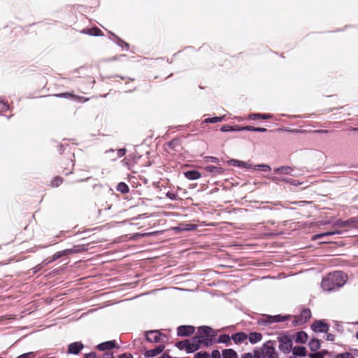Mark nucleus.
Listing matches in <instances>:
<instances>
[{"label": "nucleus", "instance_id": "nucleus-31", "mask_svg": "<svg viewBox=\"0 0 358 358\" xmlns=\"http://www.w3.org/2000/svg\"><path fill=\"white\" fill-rule=\"evenodd\" d=\"M117 189L122 193H127L129 192V187L124 182H120Z\"/></svg>", "mask_w": 358, "mask_h": 358}, {"label": "nucleus", "instance_id": "nucleus-47", "mask_svg": "<svg viewBox=\"0 0 358 358\" xmlns=\"http://www.w3.org/2000/svg\"><path fill=\"white\" fill-rule=\"evenodd\" d=\"M241 358H252V355L251 353H245L241 357Z\"/></svg>", "mask_w": 358, "mask_h": 358}, {"label": "nucleus", "instance_id": "nucleus-51", "mask_svg": "<svg viewBox=\"0 0 358 358\" xmlns=\"http://www.w3.org/2000/svg\"><path fill=\"white\" fill-rule=\"evenodd\" d=\"M159 358H171V357L170 356H169V355H162V356L161 357H159Z\"/></svg>", "mask_w": 358, "mask_h": 358}, {"label": "nucleus", "instance_id": "nucleus-33", "mask_svg": "<svg viewBox=\"0 0 358 358\" xmlns=\"http://www.w3.org/2000/svg\"><path fill=\"white\" fill-rule=\"evenodd\" d=\"M336 358H355L350 352H343L336 355Z\"/></svg>", "mask_w": 358, "mask_h": 358}, {"label": "nucleus", "instance_id": "nucleus-40", "mask_svg": "<svg viewBox=\"0 0 358 358\" xmlns=\"http://www.w3.org/2000/svg\"><path fill=\"white\" fill-rule=\"evenodd\" d=\"M17 358H34L33 352L24 353L18 356Z\"/></svg>", "mask_w": 358, "mask_h": 358}, {"label": "nucleus", "instance_id": "nucleus-24", "mask_svg": "<svg viewBox=\"0 0 358 358\" xmlns=\"http://www.w3.org/2000/svg\"><path fill=\"white\" fill-rule=\"evenodd\" d=\"M267 322L268 323H273V322H279L280 321H283L285 320V317H282L281 315H275V316H266Z\"/></svg>", "mask_w": 358, "mask_h": 358}, {"label": "nucleus", "instance_id": "nucleus-52", "mask_svg": "<svg viewBox=\"0 0 358 358\" xmlns=\"http://www.w3.org/2000/svg\"><path fill=\"white\" fill-rule=\"evenodd\" d=\"M356 338L358 339V331L356 334Z\"/></svg>", "mask_w": 358, "mask_h": 358}, {"label": "nucleus", "instance_id": "nucleus-29", "mask_svg": "<svg viewBox=\"0 0 358 358\" xmlns=\"http://www.w3.org/2000/svg\"><path fill=\"white\" fill-rule=\"evenodd\" d=\"M221 131H224V132L229 131H241V127H239V126L231 127V126H229V125H224L221 128Z\"/></svg>", "mask_w": 358, "mask_h": 358}, {"label": "nucleus", "instance_id": "nucleus-53", "mask_svg": "<svg viewBox=\"0 0 358 358\" xmlns=\"http://www.w3.org/2000/svg\"><path fill=\"white\" fill-rule=\"evenodd\" d=\"M220 341H221V342H225V340H223V339H222V338H221V339H220Z\"/></svg>", "mask_w": 358, "mask_h": 358}, {"label": "nucleus", "instance_id": "nucleus-42", "mask_svg": "<svg viewBox=\"0 0 358 358\" xmlns=\"http://www.w3.org/2000/svg\"><path fill=\"white\" fill-rule=\"evenodd\" d=\"M254 129H255V127H253L252 126H246V127H241V131H242V130L254 131Z\"/></svg>", "mask_w": 358, "mask_h": 358}, {"label": "nucleus", "instance_id": "nucleus-2", "mask_svg": "<svg viewBox=\"0 0 358 358\" xmlns=\"http://www.w3.org/2000/svg\"><path fill=\"white\" fill-rule=\"evenodd\" d=\"M215 335V332L213 329L204 326L199 329L197 335L194 338H198L200 346L201 345H208Z\"/></svg>", "mask_w": 358, "mask_h": 358}, {"label": "nucleus", "instance_id": "nucleus-22", "mask_svg": "<svg viewBox=\"0 0 358 358\" xmlns=\"http://www.w3.org/2000/svg\"><path fill=\"white\" fill-rule=\"evenodd\" d=\"M308 345L312 351H317L320 348V343L318 339L313 338L309 342Z\"/></svg>", "mask_w": 358, "mask_h": 358}, {"label": "nucleus", "instance_id": "nucleus-28", "mask_svg": "<svg viewBox=\"0 0 358 358\" xmlns=\"http://www.w3.org/2000/svg\"><path fill=\"white\" fill-rule=\"evenodd\" d=\"M225 115H223L222 117H210V118H206L204 120L205 123H216L221 122L224 120Z\"/></svg>", "mask_w": 358, "mask_h": 358}, {"label": "nucleus", "instance_id": "nucleus-44", "mask_svg": "<svg viewBox=\"0 0 358 358\" xmlns=\"http://www.w3.org/2000/svg\"><path fill=\"white\" fill-rule=\"evenodd\" d=\"M166 196L170 198L172 200H175L176 199V194H173V193H171V192H168L166 194Z\"/></svg>", "mask_w": 358, "mask_h": 358}, {"label": "nucleus", "instance_id": "nucleus-55", "mask_svg": "<svg viewBox=\"0 0 358 358\" xmlns=\"http://www.w3.org/2000/svg\"><path fill=\"white\" fill-rule=\"evenodd\" d=\"M0 358H2V357H0Z\"/></svg>", "mask_w": 358, "mask_h": 358}, {"label": "nucleus", "instance_id": "nucleus-16", "mask_svg": "<svg viewBox=\"0 0 358 358\" xmlns=\"http://www.w3.org/2000/svg\"><path fill=\"white\" fill-rule=\"evenodd\" d=\"M308 335L303 331L298 332L296 335L295 342L297 343H305L307 341Z\"/></svg>", "mask_w": 358, "mask_h": 358}, {"label": "nucleus", "instance_id": "nucleus-35", "mask_svg": "<svg viewBox=\"0 0 358 358\" xmlns=\"http://www.w3.org/2000/svg\"><path fill=\"white\" fill-rule=\"evenodd\" d=\"M325 354H326L325 352L311 353L309 355V357L310 358H324Z\"/></svg>", "mask_w": 358, "mask_h": 358}, {"label": "nucleus", "instance_id": "nucleus-5", "mask_svg": "<svg viewBox=\"0 0 358 358\" xmlns=\"http://www.w3.org/2000/svg\"><path fill=\"white\" fill-rule=\"evenodd\" d=\"M279 349L285 354H288L292 349V341L289 336H282L278 337Z\"/></svg>", "mask_w": 358, "mask_h": 358}, {"label": "nucleus", "instance_id": "nucleus-32", "mask_svg": "<svg viewBox=\"0 0 358 358\" xmlns=\"http://www.w3.org/2000/svg\"><path fill=\"white\" fill-rule=\"evenodd\" d=\"M71 252V250H63V251H61V252H56L54 255H53V259H57L59 257H61L63 255H66L69 253Z\"/></svg>", "mask_w": 358, "mask_h": 358}, {"label": "nucleus", "instance_id": "nucleus-20", "mask_svg": "<svg viewBox=\"0 0 358 358\" xmlns=\"http://www.w3.org/2000/svg\"><path fill=\"white\" fill-rule=\"evenodd\" d=\"M341 234V231L339 230H335V231H327V232H325V233H322V234H316L313 237V240H317V239H320V238H322L326 236H330V235H334V234Z\"/></svg>", "mask_w": 358, "mask_h": 358}, {"label": "nucleus", "instance_id": "nucleus-39", "mask_svg": "<svg viewBox=\"0 0 358 358\" xmlns=\"http://www.w3.org/2000/svg\"><path fill=\"white\" fill-rule=\"evenodd\" d=\"M62 182V179L59 177L55 178L52 181V185L57 187Z\"/></svg>", "mask_w": 358, "mask_h": 358}, {"label": "nucleus", "instance_id": "nucleus-36", "mask_svg": "<svg viewBox=\"0 0 358 358\" xmlns=\"http://www.w3.org/2000/svg\"><path fill=\"white\" fill-rule=\"evenodd\" d=\"M350 228H357L358 229V219L352 218L350 219Z\"/></svg>", "mask_w": 358, "mask_h": 358}, {"label": "nucleus", "instance_id": "nucleus-11", "mask_svg": "<svg viewBox=\"0 0 358 358\" xmlns=\"http://www.w3.org/2000/svg\"><path fill=\"white\" fill-rule=\"evenodd\" d=\"M164 349V346L162 345H159L155 348L154 349L149 350L145 351V356L146 357H154L161 353Z\"/></svg>", "mask_w": 358, "mask_h": 358}, {"label": "nucleus", "instance_id": "nucleus-37", "mask_svg": "<svg viewBox=\"0 0 358 358\" xmlns=\"http://www.w3.org/2000/svg\"><path fill=\"white\" fill-rule=\"evenodd\" d=\"M204 159L206 160V162H210L213 163H218L219 162V159H217V157H215L207 156V157H204Z\"/></svg>", "mask_w": 358, "mask_h": 358}, {"label": "nucleus", "instance_id": "nucleus-10", "mask_svg": "<svg viewBox=\"0 0 358 358\" xmlns=\"http://www.w3.org/2000/svg\"><path fill=\"white\" fill-rule=\"evenodd\" d=\"M83 348V345L80 342H75L69 345L68 352L71 354H78Z\"/></svg>", "mask_w": 358, "mask_h": 358}, {"label": "nucleus", "instance_id": "nucleus-26", "mask_svg": "<svg viewBox=\"0 0 358 358\" xmlns=\"http://www.w3.org/2000/svg\"><path fill=\"white\" fill-rule=\"evenodd\" d=\"M311 317L310 310H303L301 313V322L304 323Z\"/></svg>", "mask_w": 358, "mask_h": 358}, {"label": "nucleus", "instance_id": "nucleus-34", "mask_svg": "<svg viewBox=\"0 0 358 358\" xmlns=\"http://www.w3.org/2000/svg\"><path fill=\"white\" fill-rule=\"evenodd\" d=\"M113 357H114L113 353L111 352H109V351H107L105 353L100 355H96V358H113Z\"/></svg>", "mask_w": 358, "mask_h": 358}, {"label": "nucleus", "instance_id": "nucleus-46", "mask_svg": "<svg viewBox=\"0 0 358 358\" xmlns=\"http://www.w3.org/2000/svg\"><path fill=\"white\" fill-rule=\"evenodd\" d=\"M119 358H133V357L130 354H124L121 355Z\"/></svg>", "mask_w": 358, "mask_h": 358}, {"label": "nucleus", "instance_id": "nucleus-13", "mask_svg": "<svg viewBox=\"0 0 358 358\" xmlns=\"http://www.w3.org/2000/svg\"><path fill=\"white\" fill-rule=\"evenodd\" d=\"M184 174L189 180H197L201 177V174L197 171H186Z\"/></svg>", "mask_w": 358, "mask_h": 358}, {"label": "nucleus", "instance_id": "nucleus-3", "mask_svg": "<svg viewBox=\"0 0 358 358\" xmlns=\"http://www.w3.org/2000/svg\"><path fill=\"white\" fill-rule=\"evenodd\" d=\"M180 350H185L187 353L193 352L200 348L198 338L185 340L178 342L176 345Z\"/></svg>", "mask_w": 358, "mask_h": 358}, {"label": "nucleus", "instance_id": "nucleus-18", "mask_svg": "<svg viewBox=\"0 0 358 358\" xmlns=\"http://www.w3.org/2000/svg\"><path fill=\"white\" fill-rule=\"evenodd\" d=\"M222 358H238V357L234 350L227 349L222 351Z\"/></svg>", "mask_w": 358, "mask_h": 358}, {"label": "nucleus", "instance_id": "nucleus-50", "mask_svg": "<svg viewBox=\"0 0 358 358\" xmlns=\"http://www.w3.org/2000/svg\"><path fill=\"white\" fill-rule=\"evenodd\" d=\"M290 182H291V184H292L294 185H297L300 184L299 182H296L295 180H293V181H292Z\"/></svg>", "mask_w": 358, "mask_h": 358}, {"label": "nucleus", "instance_id": "nucleus-43", "mask_svg": "<svg viewBox=\"0 0 358 358\" xmlns=\"http://www.w3.org/2000/svg\"><path fill=\"white\" fill-rule=\"evenodd\" d=\"M125 153H126L125 149H120L117 151V155L119 157L124 156L125 155Z\"/></svg>", "mask_w": 358, "mask_h": 358}, {"label": "nucleus", "instance_id": "nucleus-23", "mask_svg": "<svg viewBox=\"0 0 358 358\" xmlns=\"http://www.w3.org/2000/svg\"><path fill=\"white\" fill-rule=\"evenodd\" d=\"M84 33L92 35V36H101L102 35V31L96 27L87 29L83 31Z\"/></svg>", "mask_w": 358, "mask_h": 358}, {"label": "nucleus", "instance_id": "nucleus-30", "mask_svg": "<svg viewBox=\"0 0 358 358\" xmlns=\"http://www.w3.org/2000/svg\"><path fill=\"white\" fill-rule=\"evenodd\" d=\"M277 173L290 174L292 169L289 167H280L275 169Z\"/></svg>", "mask_w": 358, "mask_h": 358}, {"label": "nucleus", "instance_id": "nucleus-6", "mask_svg": "<svg viewBox=\"0 0 358 358\" xmlns=\"http://www.w3.org/2000/svg\"><path fill=\"white\" fill-rule=\"evenodd\" d=\"M237 166L240 167V168H245V169H255V170L259 169L262 171H269L271 169L270 166L265 164L252 166L249 162H243V161H240V160H238V166Z\"/></svg>", "mask_w": 358, "mask_h": 358}, {"label": "nucleus", "instance_id": "nucleus-41", "mask_svg": "<svg viewBox=\"0 0 358 358\" xmlns=\"http://www.w3.org/2000/svg\"><path fill=\"white\" fill-rule=\"evenodd\" d=\"M227 164L231 166H238V159H230V160L227 161Z\"/></svg>", "mask_w": 358, "mask_h": 358}, {"label": "nucleus", "instance_id": "nucleus-4", "mask_svg": "<svg viewBox=\"0 0 358 358\" xmlns=\"http://www.w3.org/2000/svg\"><path fill=\"white\" fill-rule=\"evenodd\" d=\"M263 358H278L273 343L271 341L266 342L262 348Z\"/></svg>", "mask_w": 358, "mask_h": 358}, {"label": "nucleus", "instance_id": "nucleus-38", "mask_svg": "<svg viewBox=\"0 0 358 358\" xmlns=\"http://www.w3.org/2000/svg\"><path fill=\"white\" fill-rule=\"evenodd\" d=\"M194 358H209V355L206 352H197L194 355Z\"/></svg>", "mask_w": 358, "mask_h": 358}, {"label": "nucleus", "instance_id": "nucleus-45", "mask_svg": "<svg viewBox=\"0 0 358 358\" xmlns=\"http://www.w3.org/2000/svg\"><path fill=\"white\" fill-rule=\"evenodd\" d=\"M85 358H96V354L90 353V354L86 355V357Z\"/></svg>", "mask_w": 358, "mask_h": 358}, {"label": "nucleus", "instance_id": "nucleus-48", "mask_svg": "<svg viewBox=\"0 0 358 358\" xmlns=\"http://www.w3.org/2000/svg\"><path fill=\"white\" fill-rule=\"evenodd\" d=\"M254 131H259V132H265L266 131V129H265V128H256L255 127V129H254Z\"/></svg>", "mask_w": 358, "mask_h": 358}, {"label": "nucleus", "instance_id": "nucleus-8", "mask_svg": "<svg viewBox=\"0 0 358 358\" xmlns=\"http://www.w3.org/2000/svg\"><path fill=\"white\" fill-rule=\"evenodd\" d=\"M312 329L315 332H327L329 326L323 321L319 320L312 324Z\"/></svg>", "mask_w": 358, "mask_h": 358}, {"label": "nucleus", "instance_id": "nucleus-25", "mask_svg": "<svg viewBox=\"0 0 358 358\" xmlns=\"http://www.w3.org/2000/svg\"><path fill=\"white\" fill-rule=\"evenodd\" d=\"M57 96H59V97H65V98H73V99H78V100H80V101H86L87 99H84L83 97H80V96H77L74 94H72L71 93H63V94H57L56 95Z\"/></svg>", "mask_w": 358, "mask_h": 358}, {"label": "nucleus", "instance_id": "nucleus-1", "mask_svg": "<svg viewBox=\"0 0 358 358\" xmlns=\"http://www.w3.org/2000/svg\"><path fill=\"white\" fill-rule=\"evenodd\" d=\"M347 280L346 274L341 271H336L329 273L322 279L321 287L324 291L330 292L343 287Z\"/></svg>", "mask_w": 358, "mask_h": 358}, {"label": "nucleus", "instance_id": "nucleus-7", "mask_svg": "<svg viewBox=\"0 0 358 358\" xmlns=\"http://www.w3.org/2000/svg\"><path fill=\"white\" fill-rule=\"evenodd\" d=\"M146 339L151 343H160L164 341V337L159 331H150L146 333Z\"/></svg>", "mask_w": 358, "mask_h": 358}, {"label": "nucleus", "instance_id": "nucleus-9", "mask_svg": "<svg viewBox=\"0 0 358 358\" xmlns=\"http://www.w3.org/2000/svg\"><path fill=\"white\" fill-rule=\"evenodd\" d=\"M194 331L193 326H180L178 328V335L181 336H187L192 334Z\"/></svg>", "mask_w": 358, "mask_h": 358}, {"label": "nucleus", "instance_id": "nucleus-14", "mask_svg": "<svg viewBox=\"0 0 358 358\" xmlns=\"http://www.w3.org/2000/svg\"><path fill=\"white\" fill-rule=\"evenodd\" d=\"M333 227L337 228H350V220L345 221L337 220L334 222Z\"/></svg>", "mask_w": 358, "mask_h": 358}, {"label": "nucleus", "instance_id": "nucleus-15", "mask_svg": "<svg viewBox=\"0 0 358 358\" xmlns=\"http://www.w3.org/2000/svg\"><path fill=\"white\" fill-rule=\"evenodd\" d=\"M292 353L296 356L305 357L306 355V348L303 346H296L292 349Z\"/></svg>", "mask_w": 358, "mask_h": 358}, {"label": "nucleus", "instance_id": "nucleus-12", "mask_svg": "<svg viewBox=\"0 0 358 358\" xmlns=\"http://www.w3.org/2000/svg\"><path fill=\"white\" fill-rule=\"evenodd\" d=\"M116 346V342L115 341H110L99 344L97 348L100 351L109 350L114 348Z\"/></svg>", "mask_w": 358, "mask_h": 358}, {"label": "nucleus", "instance_id": "nucleus-27", "mask_svg": "<svg viewBox=\"0 0 358 358\" xmlns=\"http://www.w3.org/2000/svg\"><path fill=\"white\" fill-rule=\"evenodd\" d=\"M249 117L252 120L256 118L269 119L272 117V115L270 114L254 113L250 115Z\"/></svg>", "mask_w": 358, "mask_h": 358}, {"label": "nucleus", "instance_id": "nucleus-19", "mask_svg": "<svg viewBox=\"0 0 358 358\" xmlns=\"http://www.w3.org/2000/svg\"><path fill=\"white\" fill-rule=\"evenodd\" d=\"M206 171L212 173L213 174H221L224 172V170L221 167L214 166H208L205 168Z\"/></svg>", "mask_w": 358, "mask_h": 358}, {"label": "nucleus", "instance_id": "nucleus-54", "mask_svg": "<svg viewBox=\"0 0 358 358\" xmlns=\"http://www.w3.org/2000/svg\"><path fill=\"white\" fill-rule=\"evenodd\" d=\"M354 130H357L358 131V128H354Z\"/></svg>", "mask_w": 358, "mask_h": 358}, {"label": "nucleus", "instance_id": "nucleus-17", "mask_svg": "<svg viewBox=\"0 0 358 358\" xmlns=\"http://www.w3.org/2000/svg\"><path fill=\"white\" fill-rule=\"evenodd\" d=\"M262 338V336L260 333L253 332L250 333L248 336V339L251 343H256L260 341Z\"/></svg>", "mask_w": 358, "mask_h": 358}, {"label": "nucleus", "instance_id": "nucleus-49", "mask_svg": "<svg viewBox=\"0 0 358 358\" xmlns=\"http://www.w3.org/2000/svg\"><path fill=\"white\" fill-rule=\"evenodd\" d=\"M327 340L328 341H334V336L331 334H328L327 335V338H326Z\"/></svg>", "mask_w": 358, "mask_h": 358}, {"label": "nucleus", "instance_id": "nucleus-21", "mask_svg": "<svg viewBox=\"0 0 358 358\" xmlns=\"http://www.w3.org/2000/svg\"><path fill=\"white\" fill-rule=\"evenodd\" d=\"M247 338V335L244 333H237L232 336V339L235 343H241Z\"/></svg>", "mask_w": 358, "mask_h": 358}]
</instances>
